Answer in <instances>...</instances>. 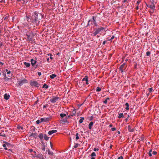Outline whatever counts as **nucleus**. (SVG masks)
Returning a JSON list of instances; mask_svg holds the SVG:
<instances>
[{"instance_id":"nucleus-28","label":"nucleus","mask_w":159,"mask_h":159,"mask_svg":"<svg viewBox=\"0 0 159 159\" xmlns=\"http://www.w3.org/2000/svg\"><path fill=\"white\" fill-rule=\"evenodd\" d=\"M118 115H119V116H118V118H120L121 117H123V113H121L119 114Z\"/></svg>"},{"instance_id":"nucleus-39","label":"nucleus","mask_w":159,"mask_h":159,"mask_svg":"<svg viewBox=\"0 0 159 159\" xmlns=\"http://www.w3.org/2000/svg\"><path fill=\"white\" fill-rule=\"evenodd\" d=\"M0 135L2 137H5L6 135L3 133H0Z\"/></svg>"},{"instance_id":"nucleus-59","label":"nucleus","mask_w":159,"mask_h":159,"mask_svg":"<svg viewBox=\"0 0 159 159\" xmlns=\"http://www.w3.org/2000/svg\"><path fill=\"white\" fill-rule=\"evenodd\" d=\"M106 41H104L103 42V43H102V44H103V45H104V44H105V43H106Z\"/></svg>"},{"instance_id":"nucleus-7","label":"nucleus","mask_w":159,"mask_h":159,"mask_svg":"<svg viewBox=\"0 0 159 159\" xmlns=\"http://www.w3.org/2000/svg\"><path fill=\"white\" fill-rule=\"evenodd\" d=\"M59 99V98L58 97H53V98L50 99V101L52 103H55L57 102L58 99Z\"/></svg>"},{"instance_id":"nucleus-26","label":"nucleus","mask_w":159,"mask_h":159,"mask_svg":"<svg viewBox=\"0 0 159 159\" xmlns=\"http://www.w3.org/2000/svg\"><path fill=\"white\" fill-rule=\"evenodd\" d=\"M81 119H80L79 120V123H81L83 122V121L84 120V117H81Z\"/></svg>"},{"instance_id":"nucleus-14","label":"nucleus","mask_w":159,"mask_h":159,"mask_svg":"<svg viewBox=\"0 0 159 159\" xmlns=\"http://www.w3.org/2000/svg\"><path fill=\"white\" fill-rule=\"evenodd\" d=\"M128 129L129 132H133L134 131V129H133L131 128L130 125H129L128 126Z\"/></svg>"},{"instance_id":"nucleus-37","label":"nucleus","mask_w":159,"mask_h":159,"mask_svg":"<svg viewBox=\"0 0 159 159\" xmlns=\"http://www.w3.org/2000/svg\"><path fill=\"white\" fill-rule=\"evenodd\" d=\"M79 144L78 143H76V144H75L74 146V148H76L79 146Z\"/></svg>"},{"instance_id":"nucleus-36","label":"nucleus","mask_w":159,"mask_h":159,"mask_svg":"<svg viewBox=\"0 0 159 159\" xmlns=\"http://www.w3.org/2000/svg\"><path fill=\"white\" fill-rule=\"evenodd\" d=\"M29 152H33L34 154H35L36 152L35 151H34L32 149H30L29 150Z\"/></svg>"},{"instance_id":"nucleus-25","label":"nucleus","mask_w":159,"mask_h":159,"mask_svg":"<svg viewBox=\"0 0 159 159\" xmlns=\"http://www.w3.org/2000/svg\"><path fill=\"white\" fill-rule=\"evenodd\" d=\"M48 154L49 155H53L54 153L53 152L50 151L49 149H48L47 150Z\"/></svg>"},{"instance_id":"nucleus-9","label":"nucleus","mask_w":159,"mask_h":159,"mask_svg":"<svg viewBox=\"0 0 159 159\" xmlns=\"http://www.w3.org/2000/svg\"><path fill=\"white\" fill-rule=\"evenodd\" d=\"M26 18L28 22L32 23V16L30 15L26 16Z\"/></svg>"},{"instance_id":"nucleus-10","label":"nucleus","mask_w":159,"mask_h":159,"mask_svg":"<svg viewBox=\"0 0 159 159\" xmlns=\"http://www.w3.org/2000/svg\"><path fill=\"white\" fill-rule=\"evenodd\" d=\"M104 30V28L103 27H101L100 28L95 29V31L98 34L101 32V31L103 30Z\"/></svg>"},{"instance_id":"nucleus-54","label":"nucleus","mask_w":159,"mask_h":159,"mask_svg":"<svg viewBox=\"0 0 159 159\" xmlns=\"http://www.w3.org/2000/svg\"><path fill=\"white\" fill-rule=\"evenodd\" d=\"M118 159H123V157L122 156H121L119 157L118 158Z\"/></svg>"},{"instance_id":"nucleus-22","label":"nucleus","mask_w":159,"mask_h":159,"mask_svg":"<svg viewBox=\"0 0 159 159\" xmlns=\"http://www.w3.org/2000/svg\"><path fill=\"white\" fill-rule=\"evenodd\" d=\"M30 136L34 137L36 138L37 136V134L36 133H32L31 135H30Z\"/></svg>"},{"instance_id":"nucleus-57","label":"nucleus","mask_w":159,"mask_h":159,"mask_svg":"<svg viewBox=\"0 0 159 159\" xmlns=\"http://www.w3.org/2000/svg\"><path fill=\"white\" fill-rule=\"evenodd\" d=\"M8 18V17L7 16H6L5 17H3V19H4V20L7 19Z\"/></svg>"},{"instance_id":"nucleus-15","label":"nucleus","mask_w":159,"mask_h":159,"mask_svg":"<svg viewBox=\"0 0 159 159\" xmlns=\"http://www.w3.org/2000/svg\"><path fill=\"white\" fill-rule=\"evenodd\" d=\"M10 97V96L9 94L6 93L5 94L4 96V98L6 100H7Z\"/></svg>"},{"instance_id":"nucleus-21","label":"nucleus","mask_w":159,"mask_h":159,"mask_svg":"<svg viewBox=\"0 0 159 159\" xmlns=\"http://www.w3.org/2000/svg\"><path fill=\"white\" fill-rule=\"evenodd\" d=\"M24 65H25V66L27 67H28L30 66V64L29 63H27L26 62H24Z\"/></svg>"},{"instance_id":"nucleus-53","label":"nucleus","mask_w":159,"mask_h":159,"mask_svg":"<svg viewBox=\"0 0 159 159\" xmlns=\"http://www.w3.org/2000/svg\"><path fill=\"white\" fill-rule=\"evenodd\" d=\"M157 152L155 151H154L152 152V154L153 155H156L157 154Z\"/></svg>"},{"instance_id":"nucleus-1","label":"nucleus","mask_w":159,"mask_h":159,"mask_svg":"<svg viewBox=\"0 0 159 159\" xmlns=\"http://www.w3.org/2000/svg\"><path fill=\"white\" fill-rule=\"evenodd\" d=\"M40 17L41 15H39V16L37 12H34L32 16V23L36 25H39Z\"/></svg>"},{"instance_id":"nucleus-52","label":"nucleus","mask_w":159,"mask_h":159,"mask_svg":"<svg viewBox=\"0 0 159 159\" xmlns=\"http://www.w3.org/2000/svg\"><path fill=\"white\" fill-rule=\"evenodd\" d=\"M103 102L105 104H107V100H105Z\"/></svg>"},{"instance_id":"nucleus-12","label":"nucleus","mask_w":159,"mask_h":159,"mask_svg":"<svg viewBox=\"0 0 159 159\" xmlns=\"http://www.w3.org/2000/svg\"><path fill=\"white\" fill-rule=\"evenodd\" d=\"M147 7L151 8L153 10H154L155 8V6L153 3H152L151 5H147Z\"/></svg>"},{"instance_id":"nucleus-5","label":"nucleus","mask_w":159,"mask_h":159,"mask_svg":"<svg viewBox=\"0 0 159 159\" xmlns=\"http://www.w3.org/2000/svg\"><path fill=\"white\" fill-rule=\"evenodd\" d=\"M27 39L29 40H31L33 37V32H31L28 34H26Z\"/></svg>"},{"instance_id":"nucleus-40","label":"nucleus","mask_w":159,"mask_h":159,"mask_svg":"<svg viewBox=\"0 0 159 159\" xmlns=\"http://www.w3.org/2000/svg\"><path fill=\"white\" fill-rule=\"evenodd\" d=\"M151 52L149 51L147 52L146 53V55L148 56H149Z\"/></svg>"},{"instance_id":"nucleus-13","label":"nucleus","mask_w":159,"mask_h":159,"mask_svg":"<svg viewBox=\"0 0 159 159\" xmlns=\"http://www.w3.org/2000/svg\"><path fill=\"white\" fill-rule=\"evenodd\" d=\"M57 131L56 130H52L49 131L48 132V134L49 135H51L54 133L57 132Z\"/></svg>"},{"instance_id":"nucleus-64","label":"nucleus","mask_w":159,"mask_h":159,"mask_svg":"<svg viewBox=\"0 0 159 159\" xmlns=\"http://www.w3.org/2000/svg\"><path fill=\"white\" fill-rule=\"evenodd\" d=\"M95 158L94 157H92L91 159H95Z\"/></svg>"},{"instance_id":"nucleus-29","label":"nucleus","mask_w":159,"mask_h":159,"mask_svg":"<svg viewBox=\"0 0 159 159\" xmlns=\"http://www.w3.org/2000/svg\"><path fill=\"white\" fill-rule=\"evenodd\" d=\"M48 87V86L46 84H44L42 88H45L46 89H47Z\"/></svg>"},{"instance_id":"nucleus-56","label":"nucleus","mask_w":159,"mask_h":159,"mask_svg":"<svg viewBox=\"0 0 159 159\" xmlns=\"http://www.w3.org/2000/svg\"><path fill=\"white\" fill-rule=\"evenodd\" d=\"M50 144L51 145V148L52 149H53V148H52V144L51 142H50Z\"/></svg>"},{"instance_id":"nucleus-48","label":"nucleus","mask_w":159,"mask_h":159,"mask_svg":"<svg viewBox=\"0 0 159 159\" xmlns=\"http://www.w3.org/2000/svg\"><path fill=\"white\" fill-rule=\"evenodd\" d=\"M17 128L19 129H23V127L21 126H19L17 127Z\"/></svg>"},{"instance_id":"nucleus-30","label":"nucleus","mask_w":159,"mask_h":159,"mask_svg":"<svg viewBox=\"0 0 159 159\" xmlns=\"http://www.w3.org/2000/svg\"><path fill=\"white\" fill-rule=\"evenodd\" d=\"M125 105L126 106V107L125 108L127 110H128L129 109V103L127 102H126Z\"/></svg>"},{"instance_id":"nucleus-43","label":"nucleus","mask_w":159,"mask_h":159,"mask_svg":"<svg viewBox=\"0 0 159 159\" xmlns=\"http://www.w3.org/2000/svg\"><path fill=\"white\" fill-rule=\"evenodd\" d=\"M5 144L6 145V146L7 147H9L10 145V144L7 142H6Z\"/></svg>"},{"instance_id":"nucleus-11","label":"nucleus","mask_w":159,"mask_h":159,"mask_svg":"<svg viewBox=\"0 0 159 159\" xmlns=\"http://www.w3.org/2000/svg\"><path fill=\"white\" fill-rule=\"evenodd\" d=\"M50 118L47 117V118H42L40 119L41 122H47L49 120Z\"/></svg>"},{"instance_id":"nucleus-45","label":"nucleus","mask_w":159,"mask_h":159,"mask_svg":"<svg viewBox=\"0 0 159 159\" xmlns=\"http://www.w3.org/2000/svg\"><path fill=\"white\" fill-rule=\"evenodd\" d=\"M152 88H150L149 89V93H151L152 91Z\"/></svg>"},{"instance_id":"nucleus-49","label":"nucleus","mask_w":159,"mask_h":159,"mask_svg":"<svg viewBox=\"0 0 159 159\" xmlns=\"http://www.w3.org/2000/svg\"><path fill=\"white\" fill-rule=\"evenodd\" d=\"M93 150L95 151H98L99 150V149L98 148H95L93 149Z\"/></svg>"},{"instance_id":"nucleus-4","label":"nucleus","mask_w":159,"mask_h":159,"mask_svg":"<svg viewBox=\"0 0 159 159\" xmlns=\"http://www.w3.org/2000/svg\"><path fill=\"white\" fill-rule=\"evenodd\" d=\"M30 84L32 86H34L37 87H39L40 85L36 81H31Z\"/></svg>"},{"instance_id":"nucleus-38","label":"nucleus","mask_w":159,"mask_h":159,"mask_svg":"<svg viewBox=\"0 0 159 159\" xmlns=\"http://www.w3.org/2000/svg\"><path fill=\"white\" fill-rule=\"evenodd\" d=\"M2 146L4 148V149L5 150H7V148L6 147V145L5 144H3V145H2Z\"/></svg>"},{"instance_id":"nucleus-51","label":"nucleus","mask_w":159,"mask_h":159,"mask_svg":"<svg viewBox=\"0 0 159 159\" xmlns=\"http://www.w3.org/2000/svg\"><path fill=\"white\" fill-rule=\"evenodd\" d=\"M36 124H39L40 123V120H37L36 121Z\"/></svg>"},{"instance_id":"nucleus-18","label":"nucleus","mask_w":159,"mask_h":159,"mask_svg":"<svg viewBox=\"0 0 159 159\" xmlns=\"http://www.w3.org/2000/svg\"><path fill=\"white\" fill-rule=\"evenodd\" d=\"M67 115H68V113L67 112H66V114H65V113H64V114L63 113H61L60 114V116L62 118H63L64 117L66 116Z\"/></svg>"},{"instance_id":"nucleus-17","label":"nucleus","mask_w":159,"mask_h":159,"mask_svg":"<svg viewBox=\"0 0 159 159\" xmlns=\"http://www.w3.org/2000/svg\"><path fill=\"white\" fill-rule=\"evenodd\" d=\"M93 124V122H91L89 125V129H91L92 128V126Z\"/></svg>"},{"instance_id":"nucleus-44","label":"nucleus","mask_w":159,"mask_h":159,"mask_svg":"<svg viewBox=\"0 0 159 159\" xmlns=\"http://www.w3.org/2000/svg\"><path fill=\"white\" fill-rule=\"evenodd\" d=\"M115 38V36L114 35H113L111 38V39H110L109 40V41H111V40H112L113 39H114V38Z\"/></svg>"},{"instance_id":"nucleus-61","label":"nucleus","mask_w":159,"mask_h":159,"mask_svg":"<svg viewBox=\"0 0 159 159\" xmlns=\"http://www.w3.org/2000/svg\"><path fill=\"white\" fill-rule=\"evenodd\" d=\"M136 9L137 10H138L139 9L138 5H137V6L136 7Z\"/></svg>"},{"instance_id":"nucleus-3","label":"nucleus","mask_w":159,"mask_h":159,"mask_svg":"<svg viewBox=\"0 0 159 159\" xmlns=\"http://www.w3.org/2000/svg\"><path fill=\"white\" fill-rule=\"evenodd\" d=\"M97 16H93L92 18L91 19L89 20L88 21V23L86 27H87L89 25V23L90 22H91V25H95V26H97L98 25L96 22V20L97 19Z\"/></svg>"},{"instance_id":"nucleus-62","label":"nucleus","mask_w":159,"mask_h":159,"mask_svg":"<svg viewBox=\"0 0 159 159\" xmlns=\"http://www.w3.org/2000/svg\"><path fill=\"white\" fill-rule=\"evenodd\" d=\"M110 99V98H107L106 100H107H107H109Z\"/></svg>"},{"instance_id":"nucleus-19","label":"nucleus","mask_w":159,"mask_h":159,"mask_svg":"<svg viewBox=\"0 0 159 159\" xmlns=\"http://www.w3.org/2000/svg\"><path fill=\"white\" fill-rule=\"evenodd\" d=\"M57 75L55 74H52L50 76V77L52 79H53L57 77Z\"/></svg>"},{"instance_id":"nucleus-50","label":"nucleus","mask_w":159,"mask_h":159,"mask_svg":"<svg viewBox=\"0 0 159 159\" xmlns=\"http://www.w3.org/2000/svg\"><path fill=\"white\" fill-rule=\"evenodd\" d=\"M116 129L115 128H114V127H113V128H112L111 129V130L112 131H114Z\"/></svg>"},{"instance_id":"nucleus-31","label":"nucleus","mask_w":159,"mask_h":159,"mask_svg":"<svg viewBox=\"0 0 159 159\" xmlns=\"http://www.w3.org/2000/svg\"><path fill=\"white\" fill-rule=\"evenodd\" d=\"M38 156H39V157L41 159H45L44 158L43 155L41 154H39Z\"/></svg>"},{"instance_id":"nucleus-24","label":"nucleus","mask_w":159,"mask_h":159,"mask_svg":"<svg viewBox=\"0 0 159 159\" xmlns=\"http://www.w3.org/2000/svg\"><path fill=\"white\" fill-rule=\"evenodd\" d=\"M39 137L40 139H42L43 138V135L42 133H40L39 135Z\"/></svg>"},{"instance_id":"nucleus-41","label":"nucleus","mask_w":159,"mask_h":159,"mask_svg":"<svg viewBox=\"0 0 159 159\" xmlns=\"http://www.w3.org/2000/svg\"><path fill=\"white\" fill-rule=\"evenodd\" d=\"M48 104H46L44 105L43 107V108H45L48 107Z\"/></svg>"},{"instance_id":"nucleus-27","label":"nucleus","mask_w":159,"mask_h":159,"mask_svg":"<svg viewBox=\"0 0 159 159\" xmlns=\"http://www.w3.org/2000/svg\"><path fill=\"white\" fill-rule=\"evenodd\" d=\"M11 76L8 75V77H7L6 75H5V80H8L10 79L11 78Z\"/></svg>"},{"instance_id":"nucleus-34","label":"nucleus","mask_w":159,"mask_h":159,"mask_svg":"<svg viewBox=\"0 0 159 159\" xmlns=\"http://www.w3.org/2000/svg\"><path fill=\"white\" fill-rule=\"evenodd\" d=\"M101 89L99 87H98L97 88L96 91L97 92H99L101 90Z\"/></svg>"},{"instance_id":"nucleus-58","label":"nucleus","mask_w":159,"mask_h":159,"mask_svg":"<svg viewBox=\"0 0 159 159\" xmlns=\"http://www.w3.org/2000/svg\"><path fill=\"white\" fill-rule=\"evenodd\" d=\"M42 149L44 151L45 150V147H43L42 148Z\"/></svg>"},{"instance_id":"nucleus-63","label":"nucleus","mask_w":159,"mask_h":159,"mask_svg":"<svg viewBox=\"0 0 159 159\" xmlns=\"http://www.w3.org/2000/svg\"><path fill=\"white\" fill-rule=\"evenodd\" d=\"M86 84H89L88 81H86Z\"/></svg>"},{"instance_id":"nucleus-60","label":"nucleus","mask_w":159,"mask_h":159,"mask_svg":"<svg viewBox=\"0 0 159 159\" xmlns=\"http://www.w3.org/2000/svg\"><path fill=\"white\" fill-rule=\"evenodd\" d=\"M10 73H11V71L9 70L7 72V74L8 75V74H10Z\"/></svg>"},{"instance_id":"nucleus-2","label":"nucleus","mask_w":159,"mask_h":159,"mask_svg":"<svg viewBox=\"0 0 159 159\" xmlns=\"http://www.w3.org/2000/svg\"><path fill=\"white\" fill-rule=\"evenodd\" d=\"M17 83L18 85L20 86H22L24 84L27 83L28 80L24 77H21L20 78L17 79Z\"/></svg>"},{"instance_id":"nucleus-20","label":"nucleus","mask_w":159,"mask_h":159,"mask_svg":"<svg viewBox=\"0 0 159 159\" xmlns=\"http://www.w3.org/2000/svg\"><path fill=\"white\" fill-rule=\"evenodd\" d=\"M82 81H88V76H85L84 78L82 79Z\"/></svg>"},{"instance_id":"nucleus-32","label":"nucleus","mask_w":159,"mask_h":159,"mask_svg":"<svg viewBox=\"0 0 159 159\" xmlns=\"http://www.w3.org/2000/svg\"><path fill=\"white\" fill-rule=\"evenodd\" d=\"M75 136H76V137H75L76 139V140L78 139H79V136H80L79 135V134L78 133H76V134Z\"/></svg>"},{"instance_id":"nucleus-46","label":"nucleus","mask_w":159,"mask_h":159,"mask_svg":"<svg viewBox=\"0 0 159 159\" xmlns=\"http://www.w3.org/2000/svg\"><path fill=\"white\" fill-rule=\"evenodd\" d=\"M98 34L97 33V32L95 31V32L93 33V36H95Z\"/></svg>"},{"instance_id":"nucleus-42","label":"nucleus","mask_w":159,"mask_h":159,"mask_svg":"<svg viewBox=\"0 0 159 159\" xmlns=\"http://www.w3.org/2000/svg\"><path fill=\"white\" fill-rule=\"evenodd\" d=\"M76 111L75 110H73L72 111V115H75L76 113Z\"/></svg>"},{"instance_id":"nucleus-47","label":"nucleus","mask_w":159,"mask_h":159,"mask_svg":"<svg viewBox=\"0 0 159 159\" xmlns=\"http://www.w3.org/2000/svg\"><path fill=\"white\" fill-rule=\"evenodd\" d=\"M140 2V1L139 0H138L137 2V3H136V4H137V5H138Z\"/></svg>"},{"instance_id":"nucleus-55","label":"nucleus","mask_w":159,"mask_h":159,"mask_svg":"<svg viewBox=\"0 0 159 159\" xmlns=\"http://www.w3.org/2000/svg\"><path fill=\"white\" fill-rule=\"evenodd\" d=\"M38 75L40 76L42 74L40 72H38Z\"/></svg>"},{"instance_id":"nucleus-23","label":"nucleus","mask_w":159,"mask_h":159,"mask_svg":"<svg viewBox=\"0 0 159 159\" xmlns=\"http://www.w3.org/2000/svg\"><path fill=\"white\" fill-rule=\"evenodd\" d=\"M43 137L44 139L46 140H48L49 139V137H48L45 134L44 135Z\"/></svg>"},{"instance_id":"nucleus-8","label":"nucleus","mask_w":159,"mask_h":159,"mask_svg":"<svg viewBox=\"0 0 159 159\" xmlns=\"http://www.w3.org/2000/svg\"><path fill=\"white\" fill-rule=\"evenodd\" d=\"M73 115H71V116H66L65 119H63L61 120V121L64 123H69V122L67 120V119L70 118L71 116H72Z\"/></svg>"},{"instance_id":"nucleus-35","label":"nucleus","mask_w":159,"mask_h":159,"mask_svg":"<svg viewBox=\"0 0 159 159\" xmlns=\"http://www.w3.org/2000/svg\"><path fill=\"white\" fill-rule=\"evenodd\" d=\"M96 156V153L94 152H92V153L91 155V156L92 157H95V156Z\"/></svg>"},{"instance_id":"nucleus-16","label":"nucleus","mask_w":159,"mask_h":159,"mask_svg":"<svg viewBox=\"0 0 159 159\" xmlns=\"http://www.w3.org/2000/svg\"><path fill=\"white\" fill-rule=\"evenodd\" d=\"M31 64L32 66H34L36 63V61L32 59L30 60Z\"/></svg>"},{"instance_id":"nucleus-6","label":"nucleus","mask_w":159,"mask_h":159,"mask_svg":"<svg viewBox=\"0 0 159 159\" xmlns=\"http://www.w3.org/2000/svg\"><path fill=\"white\" fill-rule=\"evenodd\" d=\"M125 63H124L123 64L121 65L120 67V71L121 73H123L124 70H125L126 69V67L125 66Z\"/></svg>"},{"instance_id":"nucleus-33","label":"nucleus","mask_w":159,"mask_h":159,"mask_svg":"<svg viewBox=\"0 0 159 159\" xmlns=\"http://www.w3.org/2000/svg\"><path fill=\"white\" fill-rule=\"evenodd\" d=\"M152 152V149H151L150 150H149V152H148V154H149V156L150 157H151L152 156V154L151 153Z\"/></svg>"}]
</instances>
